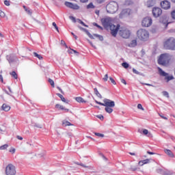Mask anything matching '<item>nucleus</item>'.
I'll return each mask as SVG.
<instances>
[{"mask_svg": "<svg viewBox=\"0 0 175 175\" xmlns=\"http://www.w3.org/2000/svg\"><path fill=\"white\" fill-rule=\"evenodd\" d=\"M95 102L97 103V105H100V106H105V110L106 113H108L109 114H111L113 113V107L116 106V103L110 99L105 98L103 100L104 103H100L98 100H95Z\"/></svg>", "mask_w": 175, "mask_h": 175, "instance_id": "obj_1", "label": "nucleus"}, {"mask_svg": "<svg viewBox=\"0 0 175 175\" xmlns=\"http://www.w3.org/2000/svg\"><path fill=\"white\" fill-rule=\"evenodd\" d=\"M170 59H172V55H170V54H161L158 59V64L162 65V66H168L169 62H170Z\"/></svg>", "mask_w": 175, "mask_h": 175, "instance_id": "obj_2", "label": "nucleus"}, {"mask_svg": "<svg viewBox=\"0 0 175 175\" xmlns=\"http://www.w3.org/2000/svg\"><path fill=\"white\" fill-rule=\"evenodd\" d=\"M137 38L142 42H146L150 38V33L144 29H140L137 31Z\"/></svg>", "mask_w": 175, "mask_h": 175, "instance_id": "obj_3", "label": "nucleus"}, {"mask_svg": "<svg viewBox=\"0 0 175 175\" xmlns=\"http://www.w3.org/2000/svg\"><path fill=\"white\" fill-rule=\"evenodd\" d=\"M106 10L107 13L114 14L118 10V3L116 1H111L107 5Z\"/></svg>", "mask_w": 175, "mask_h": 175, "instance_id": "obj_4", "label": "nucleus"}, {"mask_svg": "<svg viewBox=\"0 0 175 175\" xmlns=\"http://www.w3.org/2000/svg\"><path fill=\"white\" fill-rule=\"evenodd\" d=\"M164 47L166 50L175 51V39L171 37L164 42Z\"/></svg>", "mask_w": 175, "mask_h": 175, "instance_id": "obj_5", "label": "nucleus"}, {"mask_svg": "<svg viewBox=\"0 0 175 175\" xmlns=\"http://www.w3.org/2000/svg\"><path fill=\"white\" fill-rule=\"evenodd\" d=\"M78 28H79V29H81V31H83V32H85V33H87V35L89 36V38H90V39H95V38H97L98 39H99V40H100V42H103V36L99 35V34H94L93 36L90 33V31H88L87 30V29H84L83 27H81L80 26H78Z\"/></svg>", "mask_w": 175, "mask_h": 175, "instance_id": "obj_6", "label": "nucleus"}, {"mask_svg": "<svg viewBox=\"0 0 175 175\" xmlns=\"http://www.w3.org/2000/svg\"><path fill=\"white\" fill-rule=\"evenodd\" d=\"M119 35L124 39H129L131 36V31L125 27H121L119 31Z\"/></svg>", "mask_w": 175, "mask_h": 175, "instance_id": "obj_7", "label": "nucleus"}, {"mask_svg": "<svg viewBox=\"0 0 175 175\" xmlns=\"http://www.w3.org/2000/svg\"><path fill=\"white\" fill-rule=\"evenodd\" d=\"M6 175H16V167L13 164H8L5 167Z\"/></svg>", "mask_w": 175, "mask_h": 175, "instance_id": "obj_8", "label": "nucleus"}, {"mask_svg": "<svg viewBox=\"0 0 175 175\" xmlns=\"http://www.w3.org/2000/svg\"><path fill=\"white\" fill-rule=\"evenodd\" d=\"M159 72L161 76L165 77V80H166L167 83H169L170 80H174V77H173V75L169 76V74L163 71L161 68H159Z\"/></svg>", "mask_w": 175, "mask_h": 175, "instance_id": "obj_9", "label": "nucleus"}, {"mask_svg": "<svg viewBox=\"0 0 175 175\" xmlns=\"http://www.w3.org/2000/svg\"><path fill=\"white\" fill-rule=\"evenodd\" d=\"M111 31V35L113 36V38H116L117 36V33H118V29H120V25H111L109 27Z\"/></svg>", "mask_w": 175, "mask_h": 175, "instance_id": "obj_10", "label": "nucleus"}, {"mask_svg": "<svg viewBox=\"0 0 175 175\" xmlns=\"http://www.w3.org/2000/svg\"><path fill=\"white\" fill-rule=\"evenodd\" d=\"M101 23L105 28H109L113 24V20L110 17H107L101 19Z\"/></svg>", "mask_w": 175, "mask_h": 175, "instance_id": "obj_11", "label": "nucleus"}, {"mask_svg": "<svg viewBox=\"0 0 175 175\" xmlns=\"http://www.w3.org/2000/svg\"><path fill=\"white\" fill-rule=\"evenodd\" d=\"M152 24V19L150 17H146L142 21L143 27H150Z\"/></svg>", "mask_w": 175, "mask_h": 175, "instance_id": "obj_12", "label": "nucleus"}, {"mask_svg": "<svg viewBox=\"0 0 175 175\" xmlns=\"http://www.w3.org/2000/svg\"><path fill=\"white\" fill-rule=\"evenodd\" d=\"M152 14L154 17H159L162 14V10L160 8L154 7L152 9Z\"/></svg>", "mask_w": 175, "mask_h": 175, "instance_id": "obj_13", "label": "nucleus"}, {"mask_svg": "<svg viewBox=\"0 0 175 175\" xmlns=\"http://www.w3.org/2000/svg\"><path fill=\"white\" fill-rule=\"evenodd\" d=\"M64 5H66L67 8H70V9H73L74 10H79V9H80V7H79L77 4H73L70 2L66 1Z\"/></svg>", "mask_w": 175, "mask_h": 175, "instance_id": "obj_14", "label": "nucleus"}, {"mask_svg": "<svg viewBox=\"0 0 175 175\" xmlns=\"http://www.w3.org/2000/svg\"><path fill=\"white\" fill-rule=\"evenodd\" d=\"M159 23L163 24L165 25V28H167V25H169V23H167V16L166 15H163L160 17Z\"/></svg>", "mask_w": 175, "mask_h": 175, "instance_id": "obj_15", "label": "nucleus"}, {"mask_svg": "<svg viewBox=\"0 0 175 175\" xmlns=\"http://www.w3.org/2000/svg\"><path fill=\"white\" fill-rule=\"evenodd\" d=\"M161 6L163 9H165V10H167V9H170V2L168 1H163L161 3Z\"/></svg>", "mask_w": 175, "mask_h": 175, "instance_id": "obj_16", "label": "nucleus"}, {"mask_svg": "<svg viewBox=\"0 0 175 175\" xmlns=\"http://www.w3.org/2000/svg\"><path fill=\"white\" fill-rule=\"evenodd\" d=\"M130 12H131V10L129 9L122 10V11L120 12V14L119 15L120 18H124V17H125L126 16H129Z\"/></svg>", "mask_w": 175, "mask_h": 175, "instance_id": "obj_17", "label": "nucleus"}, {"mask_svg": "<svg viewBox=\"0 0 175 175\" xmlns=\"http://www.w3.org/2000/svg\"><path fill=\"white\" fill-rule=\"evenodd\" d=\"M138 132L139 133H143L145 135H147L148 137H152V134H151V133H148V130L147 129H144L142 131V130H138Z\"/></svg>", "mask_w": 175, "mask_h": 175, "instance_id": "obj_18", "label": "nucleus"}, {"mask_svg": "<svg viewBox=\"0 0 175 175\" xmlns=\"http://www.w3.org/2000/svg\"><path fill=\"white\" fill-rule=\"evenodd\" d=\"M164 152L170 157V158H174V154L173 152L169 149H164Z\"/></svg>", "mask_w": 175, "mask_h": 175, "instance_id": "obj_19", "label": "nucleus"}, {"mask_svg": "<svg viewBox=\"0 0 175 175\" xmlns=\"http://www.w3.org/2000/svg\"><path fill=\"white\" fill-rule=\"evenodd\" d=\"M7 59L10 64H12V62H14V61L17 59V57L14 55H10V56H7Z\"/></svg>", "mask_w": 175, "mask_h": 175, "instance_id": "obj_20", "label": "nucleus"}, {"mask_svg": "<svg viewBox=\"0 0 175 175\" xmlns=\"http://www.w3.org/2000/svg\"><path fill=\"white\" fill-rule=\"evenodd\" d=\"M56 95L57 96H59V98H60L62 102H64V103H69V100L65 99V98L64 97V96H62V94H61L59 93H57Z\"/></svg>", "mask_w": 175, "mask_h": 175, "instance_id": "obj_21", "label": "nucleus"}, {"mask_svg": "<svg viewBox=\"0 0 175 175\" xmlns=\"http://www.w3.org/2000/svg\"><path fill=\"white\" fill-rule=\"evenodd\" d=\"M2 110H3L4 111H9V110H10V106L6 105V104H3L2 107H1Z\"/></svg>", "mask_w": 175, "mask_h": 175, "instance_id": "obj_22", "label": "nucleus"}, {"mask_svg": "<svg viewBox=\"0 0 175 175\" xmlns=\"http://www.w3.org/2000/svg\"><path fill=\"white\" fill-rule=\"evenodd\" d=\"M75 100H77V102H78L79 103H87V101H85L84 100L83 98H81V97H77L75 98Z\"/></svg>", "mask_w": 175, "mask_h": 175, "instance_id": "obj_23", "label": "nucleus"}, {"mask_svg": "<svg viewBox=\"0 0 175 175\" xmlns=\"http://www.w3.org/2000/svg\"><path fill=\"white\" fill-rule=\"evenodd\" d=\"M62 124L64 125V126H70L72 125H73L72 123H70L69 121L66 120H64L62 122Z\"/></svg>", "mask_w": 175, "mask_h": 175, "instance_id": "obj_24", "label": "nucleus"}, {"mask_svg": "<svg viewBox=\"0 0 175 175\" xmlns=\"http://www.w3.org/2000/svg\"><path fill=\"white\" fill-rule=\"evenodd\" d=\"M94 94L95 95H96V96H98V98H100V99H102V95L100 94V93H99V92L98 91L97 88H94Z\"/></svg>", "mask_w": 175, "mask_h": 175, "instance_id": "obj_25", "label": "nucleus"}, {"mask_svg": "<svg viewBox=\"0 0 175 175\" xmlns=\"http://www.w3.org/2000/svg\"><path fill=\"white\" fill-rule=\"evenodd\" d=\"M23 8L25 10V12L27 13V14H29L30 16L31 14H32V11H31V10L28 8V7L23 5Z\"/></svg>", "mask_w": 175, "mask_h": 175, "instance_id": "obj_26", "label": "nucleus"}, {"mask_svg": "<svg viewBox=\"0 0 175 175\" xmlns=\"http://www.w3.org/2000/svg\"><path fill=\"white\" fill-rule=\"evenodd\" d=\"M155 5V2L154 1H149L147 3L148 8H151Z\"/></svg>", "mask_w": 175, "mask_h": 175, "instance_id": "obj_27", "label": "nucleus"}, {"mask_svg": "<svg viewBox=\"0 0 175 175\" xmlns=\"http://www.w3.org/2000/svg\"><path fill=\"white\" fill-rule=\"evenodd\" d=\"M86 8L87 9H95V5H94V3H90Z\"/></svg>", "mask_w": 175, "mask_h": 175, "instance_id": "obj_28", "label": "nucleus"}, {"mask_svg": "<svg viewBox=\"0 0 175 175\" xmlns=\"http://www.w3.org/2000/svg\"><path fill=\"white\" fill-rule=\"evenodd\" d=\"M34 57H36V58H38V59H43V57L42 55L38 54L36 52H34L33 53Z\"/></svg>", "mask_w": 175, "mask_h": 175, "instance_id": "obj_29", "label": "nucleus"}, {"mask_svg": "<svg viewBox=\"0 0 175 175\" xmlns=\"http://www.w3.org/2000/svg\"><path fill=\"white\" fill-rule=\"evenodd\" d=\"M122 66H123V68H124L125 69H128V68H129V64L126 62H123L122 64Z\"/></svg>", "mask_w": 175, "mask_h": 175, "instance_id": "obj_30", "label": "nucleus"}, {"mask_svg": "<svg viewBox=\"0 0 175 175\" xmlns=\"http://www.w3.org/2000/svg\"><path fill=\"white\" fill-rule=\"evenodd\" d=\"M75 165H79V166H82V167H87V168L90 167L89 166H87L81 163H80L79 162H75Z\"/></svg>", "mask_w": 175, "mask_h": 175, "instance_id": "obj_31", "label": "nucleus"}, {"mask_svg": "<svg viewBox=\"0 0 175 175\" xmlns=\"http://www.w3.org/2000/svg\"><path fill=\"white\" fill-rule=\"evenodd\" d=\"M10 75H11V76H12V77L14 79H17V73H16L14 71H12V72L10 73Z\"/></svg>", "mask_w": 175, "mask_h": 175, "instance_id": "obj_32", "label": "nucleus"}, {"mask_svg": "<svg viewBox=\"0 0 175 175\" xmlns=\"http://www.w3.org/2000/svg\"><path fill=\"white\" fill-rule=\"evenodd\" d=\"M77 21L79 24H81V25H83V27H86L87 28H88V25H85V23H84V22H83L81 20L77 19Z\"/></svg>", "mask_w": 175, "mask_h": 175, "instance_id": "obj_33", "label": "nucleus"}, {"mask_svg": "<svg viewBox=\"0 0 175 175\" xmlns=\"http://www.w3.org/2000/svg\"><path fill=\"white\" fill-rule=\"evenodd\" d=\"M49 84H51V87H53V88H54L55 85H54V81H53V79H49L48 80Z\"/></svg>", "mask_w": 175, "mask_h": 175, "instance_id": "obj_34", "label": "nucleus"}, {"mask_svg": "<svg viewBox=\"0 0 175 175\" xmlns=\"http://www.w3.org/2000/svg\"><path fill=\"white\" fill-rule=\"evenodd\" d=\"M8 147H9V145L4 144V145L0 146V150H6V148H8Z\"/></svg>", "mask_w": 175, "mask_h": 175, "instance_id": "obj_35", "label": "nucleus"}, {"mask_svg": "<svg viewBox=\"0 0 175 175\" xmlns=\"http://www.w3.org/2000/svg\"><path fill=\"white\" fill-rule=\"evenodd\" d=\"M52 25H53V27L55 28V29H56V31H57V32H59V30L58 29V26H57V23H55V22H53V23H52Z\"/></svg>", "mask_w": 175, "mask_h": 175, "instance_id": "obj_36", "label": "nucleus"}, {"mask_svg": "<svg viewBox=\"0 0 175 175\" xmlns=\"http://www.w3.org/2000/svg\"><path fill=\"white\" fill-rule=\"evenodd\" d=\"M94 135H95L96 136H98V137H105V135L100 134V133H95Z\"/></svg>", "mask_w": 175, "mask_h": 175, "instance_id": "obj_37", "label": "nucleus"}, {"mask_svg": "<svg viewBox=\"0 0 175 175\" xmlns=\"http://www.w3.org/2000/svg\"><path fill=\"white\" fill-rule=\"evenodd\" d=\"M171 17L173 18V20H175V10L171 12Z\"/></svg>", "mask_w": 175, "mask_h": 175, "instance_id": "obj_38", "label": "nucleus"}, {"mask_svg": "<svg viewBox=\"0 0 175 175\" xmlns=\"http://www.w3.org/2000/svg\"><path fill=\"white\" fill-rule=\"evenodd\" d=\"M137 109H139V110H142L143 111H144V108L143 107L142 104H138L137 105Z\"/></svg>", "mask_w": 175, "mask_h": 175, "instance_id": "obj_39", "label": "nucleus"}, {"mask_svg": "<svg viewBox=\"0 0 175 175\" xmlns=\"http://www.w3.org/2000/svg\"><path fill=\"white\" fill-rule=\"evenodd\" d=\"M163 96H166V98H169V92H167L166 91L163 92Z\"/></svg>", "mask_w": 175, "mask_h": 175, "instance_id": "obj_40", "label": "nucleus"}, {"mask_svg": "<svg viewBox=\"0 0 175 175\" xmlns=\"http://www.w3.org/2000/svg\"><path fill=\"white\" fill-rule=\"evenodd\" d=\"M144 162V165H147V163H150V159H146L145 160H142Z\"/></svg>", "mask_w": 175, "mask_h": 175, "instance_id": "obj_41", "label": "nucleus"}, {"mask_svg": "<svg viewBox=\"0 0 175 175\" xmlns=\"http://www.w3.org/2000/svg\"><path fill=\"white\" fill-rule=\"evenodd\" d=\"M109 79V75H107V74H106L105 75V77L103 78V80L104 81H107V79Z\"/></svg>", "mask_w": 175, "mask_h": 175, "instance_id": "obj_42", "label": "nucleus"}, {"mask_svg": "<svg viewBox=\"0 0 175 175\" xmlns=\"http://www.w3.org/2000/svg\"><path fill=\"white\" fill-rule=\"evenodd\" d=\"M4 4L5 5V6H10V3L8 0L4 1Z\"/></svg>", "mask_w": 175, "mask_h": 175, "instance_id": "obj_43", "label": "nucleus"}, {"mask_svg": "<svg viewBox=\"0 0 175 175\" xmlns=\"http://www.w3.org/2000/svg\"><path fill=\"white\" fill-rule=\"evenodd\" d=\"M109 80L111 81L112 84H114V85H116V81L114 80V79L109 77Z\"/></svg>", "mask_w": 175, "mask_h": 175, "instance_id": "obj_44", "label": "nucleus"}, {"mask_svg": "<svg viewBox=\"0 0 175 175\" xmlns=\"http://www.w3.org/2000/svg\"><path fill=\"white\" fill-rule=\"evenodd\" d=\"M137 42L136 41V40H133L131 41V44L132 46H136Z\"/></svg>", "mask_w": 175, "mask_h": 175, "instance_id": "obj_45", "label": "nucleus"}, {"mask_svg": "<svg viewBox=\"0 0 175 175\" xmlns=\"http://www.w3.org/2000/svg\"><path fill=\"white\" fill-rule=\"evenodd\" d=\"M70 20H72L73 23H76V18L74 16H69Z\"/></svg>", "mask_w": 175, "mask_h": 175, "instance_id": "obj_46", "label": "nucleus"}, {"mask_svg": "<svg viewBox=\"0 0 175 175\" xmlns=\"http://www.w3.org/2000/svg\"><path fill=\"white\" fill-rule=\"evenodd\" d=\"M133 73H135V75H140V72L139 71H137L136 69L133 68Z\"/></svg>", "mask_w": 175, "mask_h": 175, "instance_id": "obj_47", "label": "nucleus"}, {"mask_svg": "<svg viewBox=\"0 0 175 175\" xmlns=\"http://www.w3.org/2000/svg\"><path fill=\"white\" fill-rule=\"evenodd\" d=\"M0 17H5V12L0 10Z\"/></svg>", "mask_w": 175, "mask_h": 175, "instance_id": "obj_48", "label": "nucleus"}, {"mask_svg": "<svg viewBox=\"0 0 175 175\" xmlns=\"http://www.w3.org/2000/svg\"><path fill=\"white\" fill-rule=\"evenodd\" d=\"M163 175H175V173L164 172Z\"/></svg>", "mask_w": 175, "mask_h": 175, "instance_id": "obj_49", "label": "nucleus"}, {"mask_svg": "<svg viewBox=\"0 0 175 175\" xmlns=\"http://www.w3.org/2000/svg\"><path fill=\"white\" fill-rule=\"evenodd\" d=\"M100 157H102V158L105 160V161H107V158H106V157H105V155L102 153H100Z\"/></svg>", "mask_w": 175, "mask_h": 175, "instance_id": "obj_50", "label": "nucleus"}, {"mask_svg": "<svg viewBox=\"0 0 175 175\" xmlns=\"http://www.w3.org/2000/svg\"><path fill=\"white\" fill-rule=\"evenodd\" d=\"M130 170H131L132 172H136V170H137V167H131L130 168Z\"/></svg>", "mask_w": 175, "mask_h": 175, "instance_id": "obj_51", "label": "nucleus"}, {"mask_svg": "<svg viewBox=\"0 0 175 175\" xmlns=\"http://www.w3.org/2000/svg\"><path fill=\"white\" fill-rule=\"evenodd\" d=\"M97 3H105V0H96Z\"/></svg>", "mask_w": 175, "mask_h": 175, "instance_id": "obj_52", "label": "nucleus"}, {"mask_svg": "<svg viewBox=\"0 0 175 175\" xmlns=\"http://www.w3.org/2000/svg\"><path fill=\"white\" fill-rule=\"evenodd\" d=\"M97 118H99V120H103L104 117L102 115H98Z\"/></svg>", "mask_w": 175, "mask_h": 175, "instance_id": "obj_53", "label": "nucleus"}, {"mask_svg": "<svg viewBox=\"0 0 175 175\" xmlns=\"http://www.w3.org/2000/svg\"><path fill=\"white\" fill-rule=\"evenodd\" d=\"M138 165H139V166H143V165H144V163L143 162V160L139 161V163H138Z\"/></svg>", "mask_w": 175, "mask_h": 175, "instance_id": "obj_54", "label": "nucleus"}, {"mask_svg": "<svg viewBox=\"0 0 175 175\" xmlns=\"http://www.w3.org/2000/svg\"><path fill=\"white\" fill-rule=\"evenodd\" d=\"M10 152H12V154H14V152H16V149L15 148L10 149Z\"/></svg>", "mask_w": 175, "mask_h": 175, "instance_id": "obj_55", "label": "nucleus"}, {"mask_svg": "<svg viewBox=\"0 0 175 175\" xmlns=\"http://www.w3.org/2000/svg\"><path fill=\"white\" fill-rule=\"evenodd\" d=\"M121 83H122L123 84H124L125 85H126V81H125V79H121Z\"/></svg>", "mask_w": 175, "mask_h": 175, "instance_id": "obj_56", "label": "nucleus"}, {"mask_svg": "<svg viewBox=\"0 0 175 175\" xmlns=\"http://www.w3.org/2000/svg\"><path fill=\"white\" fill-rule=\"evenodd\" d=\"M147 154H149V155H154V152L147 151Z\"/></svg>", "mask_w": 175, "mask_h": 175, "instance_id": "obj_57", "label": "nucleus"}, {"mask_svg": "<svg viewBox=\"0 0 175 175\" xmlns=\"http://www.w3.org/2000/svg\"><path fill=\"white\" fill-rule=\"evenodd\" d=\"M16 139H18V140H23V137H21L20 135H17Z\"/></svg>", "mask_w": 175, "mask_h": 175, "instance_id": "obj_58", "label": "nucleus"}, {"mask_svg": "<svg viewBox=\"0 0 175 175\" xmlns=\"http://www.w3.org/2000/svg\"><path fill=\"white\" fill-rule=\"evenodd\" d=\"M71 35H72V36H74L75 39L77 40V36L75 35V33L73 32L71 33Z\"/></svg>", "mask_w": 175, "mask_h": 175, "instance_id": "obj_59", "label": "nucleus"}, {"mask_svg": "<svg viewBox=\"0 0 175 175\" xmlns=\"http://www.w3.org/2000/svg\"><path fill=\"white\" fill-rule=\"evenodd\" d=\"M72 51H73V53H75V54H76L77 55H79V52H77V51L72 49Z\"/></svg>", "mask_w": 175, "mask_h": 175, "instance_id": "obj_60", "label": "nucleus"}, {"mask_svg": "<svg viewBox=\"0 0 175 175\" xmlns=\"http://www.w3.org/2000/svg\"><path fill=\"white\" fill-rule=\"evenodd\" d=\"M57 90H59V91H60L62 94H64V91H62V89H61V88L57 87Z\"/></svg>", "mask_w": 175, "mask_h": 175, "instance_id": "obj_61", "label": "nucleus"}, {"mask_svg": "<svg viewBox=\"0 0 175 175\" xmlns=\"http://www.w3.org/2000/svg\"><path fill=\"white\" fill-rule=\"evenodd\" d=\"M61 44H63L64 46H66V43H65V41L64 40L61 41Z\"/></svg>", "mask_w": 175, "mask_h": 175, "instance_id": "obj_62", "label": "nucleus"}, {"mask_svg": "<svg viewBox=\"0 0 175 175\" xmlns=\"http://www.w3.org/2000/svg\"><path fill=\"white\" fill-rule=\"evenodd\" d=\"M59 109H60V110H65V107H64V106H62V105L59 106Z\"/></svg>", "mask_w": 175, "mask_h": 175, "instance_id": "obj_63", "label": "nucleus"}, {"mask_svg": "<svg viewBox=\"0 0 175 175\" xmlns=\"http://www.w3.org/2000/svg\"><path fill=\"white\" fill-rule=\"evenodd\" d=\"M59 106H61V105H59V104H56V105H55V108H56V109H59Z\"/></svg>", "mask_w": 175, "mask_h": 175, "instance_id": "obj_64", "label": "nucleus"}]
</instances>
